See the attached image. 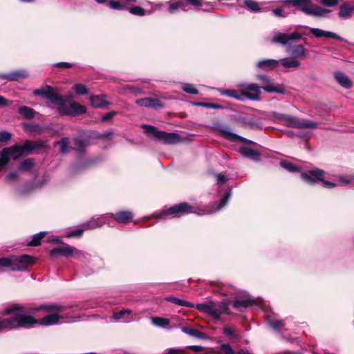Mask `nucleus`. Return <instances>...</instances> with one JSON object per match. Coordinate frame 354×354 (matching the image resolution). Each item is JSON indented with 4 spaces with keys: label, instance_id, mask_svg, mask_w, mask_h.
I'll return each mask as SVG.
<instances>
[{
    "label": "nucleus",
    "instance_id": "obj_26",
    "mask_svg": "<svg viewBox=\"0 0 354 354\" xmlns=\"http://www.w3.org/2000/svg\"><path fill=\"white\" fill-rule=\"evenodd\" d=\"M279 63V60L268 59L259 61L257 63V66L263 70H272L276 68Z\"/></svg>",
    "mask_w": 354,
    "mask_h": 354
},
{
    "label": "nucleus",
    "instance_id": "obj_31",
    "mask_svg": "<svg viewBox=\"0 0 354 354\" xmlns=\"http://www.w3.org/2000/svg\"><path fill=\"white\" fill-rule=\"evenodd\" d=\"M221 95H226L230 97L238 100L239 101H243V95L241 93V88L240 90H234V89H227L221 91Z\"/></svg>",
    "mask_w": 354,
    "mask_h": 354
},
{
    "label": "nucleus",
    "instance_id": "obj_39",
    "mask_svg": "<svg viewBox=\"0 0 354 354\" xmlns=\"http://www.w3.org/2000/svg\"><path fill=\"white\" fill-rule=\"evenodd\" d=\"M46 232H40L39 233H37L35 234L32 240L28 243L30 245H39L41 244V240L45 236Z\"/></svg>",
    "mask_w": 354,
    "mask_h": 354
},
{
    "label": "nucleus",
    "instance_id": "obj_55",
    "mask_svg": "<svg viewBox=\"0 0 354 354\" xmlns=\"http://www.w3.org/2000/svg\"><path fill=\"white\" fill-rule=\"evenodd\" d=\"M273 14L276 17H286L287 14L284 12V10L282 8H277L272 10Z\"/></svg>",
    "mask_w": 354,
    "mask_h": 354
},
{
    "label": "nucleus",
    "instance_id": "obj_7",
    "mask_svg": "<svg viewBox=\"0 0 354 354\" xmlns=\"http://www.w3.org/2000/svg\"><path fill=\"white\" fill-rule=\"evenodd\" d=\"M50 254L52 257L55 255H61L66 257H73L80 261H84L87 259V254L83 251L68 244H63L60 247L53 248L50 250Z\"/></svg>",
    "mask_w": 354,
    "mask_h": 354
},
{
    "label": "nucleus",
    "instance_id": "obj_11",
    "mask_svg": "<svg viewBox=\"0 0 354 354\" xmlns=\"http://www.w3.org/2000/svg\"><path fill=\"white\" fill-rule=\"evenodd\" d=\"M324 171L320 169H314L308 171V173H302L301 178L310 185H314L317 182H322L324 187L327 188H333L337 185L327 180L324 178Z\"/></svg>",
    "mask_w": 354,
    "mask_h": 354
},
{
    "label": "nucleus",
    "instance_id": "obj_59",
    "mask_svg": "<svg viewBox=\"0 0 354 354\" xmlns=\"http://www.w3.org/2000/svg\"><path fill=\"white\" fill-rule=\"evenodd\" d=\"M223 331H224L225 334H226V335H227L229 336H231V337H235L236 336L234 330L232 328H229V327L224 328H223Z\"/></svg>",
    "mask_w": 354,
    "mask_h": 354
},
{
    "label": "nucleus",
    "instance_id": "obj_41",
    "mask_svg": "<svg viewBox=\"0 0 354 354\" xmlns=\"http://www.w3.org/2000/svg\"><path fill=\"white\" fill-rule=\"evenodd\" d=\"M244 5L250 10L257 12L260 10V8L257 2L253 0H243Z\"/></svg>",
    "mask_w": 354,
    "mask_h": 354
},
{
    "label": "nucleus",
    "instance_id": "obj_52",
    "mask_svg": "<svg viewBox=\"0 0 354 354\" xmlns=\"http://www.w3.org/2000/svg\"><path fill=\"white\" fill-rule=\"evenodd\" d=\"M195 105L199 106H203V107H206V108H212V109H219L221 107L220 105H216V104H211V103H203V102L195 103Z\"/></svg>",
    "mask_w": 354,
    "mask_h": 354
},
{
    "label": "nucleus",
    "instance_id": "obj_22",
    "mask_svg": "<svg viewBox=\"0 0 354 354\" xmlns=\"http://www.w3.org/2000/svg\"><path fill=\"white\" fill-rule=\"evenodd\" d=\"M310 32L317 38L326 37L333 38L339 41H343V38L335 32L323 30L319 28H310Z\"/></svg>",
    "mask_w": 354,
    "mask_h": 354
},
{
    "label": "nucleus",
    "instance_id": "obj_13",
    "mask_svg": "<svg viewBox=\"0 0 354 354\" xmlns=\"http://www.w3.org/2000/svg\"><path fill=\"white\" fill-rule=\"evenodd\" d=\"M33 93L49 100L54 104H59L62 102V97L57 93L53 87L48 85H46L39 89H35Z\"/></svg>",
    "mask_w": 354,
    "mask_h": 354
},
{
    "label": "nucleus",
    "instance_id": "obj_14",
    "mask_svg": "<svg viewBox=\"0 0 354 354\" xmlns=\"http://www.w3.org/2000/svg\"><path fill=\"white\" fill-rule=\"evenodd\" d=\"M33 93L49 100L54 104H59L62 102V97L57 93L53 87L48 85H46L39 89H35Z\"/></svg>",
    "mask_w": 354,
    "mask_h": 354
},
{
    "label": "nucleus",
    "instance_id": "obj_45",
    "mask_svg": "<svg viewBox=\"0 0 354 354\" xmlns=\"http://www.w3.org/2000/svg\"><path fill=\"white\" fill-rule=\"evenodd\" d=\"M280 165L286 169V170L289 171H291V172H293V171H298V169L297 167H296L295 166H294L292 163L290 162H288L286 161H281L280 162Z\"/></svg>",
    "mask_w": 354,
    "mask_h": 354
},
{
    "label": "nucleus",
    "instance_id": "obj_3",
    "mask_svg": "<svg viewBox=\"0 0 354 354\" xmlns=\"http://www.w3.org/2000/svg\"><path fill=\"white\" fill-rule=\"evenodd\" d=\"M65 309V306L56 304H45L38 308L34 309L35 311L44 310L50 313V314L44 316L40 320L37 319V322L32 326L39 324V325L48 326L60 323V321L64 319L62 313Z\"/></svg>",
    "mask_w": 354,
    "mask_h": 354
},
{
    "label": "nucleus",
    "instance_id": "obj_10",
    "mask_svg": "<svg viewBox=\"0 0 354 354\" xmlns=\"http://www.w3.org/2000/svg\"><path fill=\"white\" fill-rule=\"evenodd\" d=\"M56 105L58 106L57 108V112L60 115H69L73 117L83 114L86 111V106L75 102L67 104L66 100H65L63 97L62 102Z\"/></svg>",
    "mask_w": 354,
    "mask_h": 354
},
{
    "label": "nucleus",
    "instance_id": "obj_15",
    "mask_svg": "<svg viewBox=\"0 0 354 354\" xmlns=\"http://www.w3.org/2000/svg\"><path fill=\"white\" fill-rule=\"evenodd\" d=\"M109 218H114L118 223H127L132 220L133 214L129 211H121L116 214H106L97 217L98 222H102L104 224L107 223L111 226V223L107 221Z\"/></svg>",
    "mask_w": 354,
    "mask_h": 354
},
{
    "label": "nucleus",
    "instance_id": "obj_17",
    "mask_svg": "<svg viewBox=\"0 0 354 354\" xmlns=\"http://www.w3.org/2000/svg\"><path fill=\"white\" fill-rule=\"evenodd\" d=\"M239 87L241 88V93L243 97V100L245 98L251 100H259L260 95L261 93V87H259L257 84H240Z\"/></svg>",
    "mask_w": 354,
    "mask_h": 354
},
{
    "label": "nucleus",
    "instance_id": "obj_34",
    "mask_svg": "<svg viewBox=\"0 0 354 354\" xmlns=\"http://www.w3.org/2000/svg\"><path fill=\"white\" fill-rule=\"evenodd\" d=\"M254 304V300L252 299H239L234 301V307L236 308L240 307H248Z\"/></svg>",
    "mask_w": 354,
    "mask_h": 354
},
{
    "label": "nucleus",
    "instance_id": "obj_33",
    "mask_svg": "<svg viewBox=\"0 0 354 354\" xmlns=\"http://www.w3.org/2000/svg\"><path fill=\"white\" fill-rule=\"evenodd\" d=\"M151 320L153 325L163 328H167V326L170 323V320L169 319L160 317H153L151 318Z\"/></svg>",
    "mask_w": 354,
    "mask_h": 354
},
{
    "label": "nucleus",
    "instance_id": "obj_43",
    "mask_svg": "<svg viewBox=\"0 0 354 354\" xmlns=\"http://www.w3.org/2000/svg\"><path fill=\"white\" fill-rule=\"evenodd\" d=\"M339 180L340 183V185H346L349 183L354 182V174L347 176H341L339 177Z\"/></svg>",
    "mask_w": 354,
    "mask_h": 354
},
{
    "label": "nucleus",
    "instance_id": "obj_48",
    "mask_svg": "<svg viewBox=\"0 0 354 354\" xmlns=\"http://www.w3.org/2000/svg\"><path fill=\"white\" fill-rule=\"evenodd\" d=\"M132 311L131 310H122L118 313H115L113 314V317L115 320H119L122 319L126 314L131 315Z\"/></svg>",
    "mask_w": 354,
    "mask_h": 354
},
{
    "label": "nucleus",
    "instance_id": "obj_6",
    "mask_svg": "<svg viewBox=\"0 0 354 354\" xmlns=\"http://www.w3.org/2000/svg\"><path fill=\"white\" fill-rule=\"evenodd\" d=\"M142 127L148 134L154 136L156 138L162 141L165 144L171 145L180 141V137L175 133H167L163 131H159L154 126L143 124Z\"/></svg>",
    "mask_w": 354,
    "mask_h": 354
},
{
    "label": "nucleus",
    "instance_id": "obj_42",
    "mask_svg": "<svg viewBox=\"0 0 354 354\" xmlns=\"http://www.w3.org/2000/svg\"><path fill=\"white\" fill-rule=\"evenodd\" d=\"M11 267V257H0V272H3L6 268Z\"/></svg>",
    "mask_w": 354,
    "mask_h": 354
},
{
    "label": "nucleus",
    "instance_id": "obj_47",
    "mask_svg": "<svg viewBox=\"0 0 354 354\" xmlns=\"http://www.w3.org/2000/svg\"><path fill=\"white\" fill-rule=\"evenodd\" d=\"M129 12L133 15L138 16H143L145 15V10L140 6H136L130 8Z\"/></svg>",
    "mask_w": 354,
    "mask_h": 354
},
{
    "label": "nucleus",
    "instance_id": "obj_12",
    "mask_svg": "<svg viewBox=\"0 0 354 354\" xmlns=\"http://www.w3.org/2000/svg\"><path fill=\"white\" fill-rule=\"evenodd\" d=\"M24 154L22 147L19 145L4 148L0 153V167L6 165L10 158L16 160Z\"/></svg>",
    "mask_w": 354,
    "mask_h": 354
},
{
    "label": "nucleus",
    "instance_id": "obj_64",
    "mask_svg": "<svg viewBox=\"0 0 354 354\" xmlns=\"http://www.w3.org/2000/svg\"><path fill=\"white\" fill-rule=\"evenodd\" d=\"M8 104V100H6L4 97L0 95V106H5Z\"/></svg>",
    "mask_w": 354,
    "mask_h": 354
},
{
    "label": "nucleus",
    "instance_id": "obj_5",
    "mask_svg": "<svg viewBox=\"0 0 354 354\" xmlns=\"http://www.w3.org/2000/svg\"><path fill=\"white\" fill-rule=\"evenodd\" d=\"M280 119L288 127L296 129H315L317 123L308 119L299 118L295 116L282 114Z\"/></svg>",
    "mask_w": 354,
    "mask_h": 354
},
{
    "label": "nucleus",
    "instance_id": "obj_24",
    "mask_svg": "<svg viewBox=\"0 0 354 354\" xmlns=\"http://www.w3.org/2000/svg\"><path fill=\"white\" fill-rule=\"evenodd\" d=\"M44 145V142L41 140H37L35 142H31L29 140H26L24 145L21 146L23 151H24V154H30L35 150L41 147Z\"/></svg>",
    "mask_w": 354,
    "mask_h": 354
},
{
    "label": "nucleus",
    "instance_id": "obj_57",
    "mask_svg": "<svg viewBox=\"0 0 354 354\" xmlns=\"http://www.w3.org/2000/svg\"><path fill=\"white\" fill-rule=\"evenodd\" d=\"M188 4L192 5L195 7L202 6V1L201 0H185Z\"/></svg>",
    "mask_w": 354,
    "mask_h": 354
},
{
    "label": "nucleus",
    "instance_id": "obj_25",
    "mask_svg": "<svg viewBox=\"0 0 354 354\" xmlns=\"http://www.w3.org/2000/svg\"><path fill=\"white\" fill-rule=\"evenodd\" d=\"M239 152L244 157L251 159L252 160H258L260 156V153L254 149H252L247 147H241L239 149Z\"/></svg>",
    "mask_w": 354,
    "mask_h": 354
},
{
    "label": "nucleus",
    "instance_id": "obj_62",
    "mask_svg": "<svg viewBox=\"0 0 354 354\" xmlns=\"http://www.w3.org/2000/svg\"><path fill=\"white\" fill-rule=\"evenodd\" d=\"M188 348L192 349L194 352H199L204 350V348L201 346H189Z\"/></svg>",
    "mask_w": 354,
    "mask_h": 354
},
{
    "label": "nucleus",
    "instance_id": "obj_16",
    "mask_svg": "<svg viewBox=\"0 0 354 354\" xmlns=\"http://www.w3.org/2000/svg\"><path fill=\"white\" fill-rule=\"evenodd\" d=\"M34 263V259L30 255L11 257V267L12 271H24Z\"/></svg>",
    "mask_w": 354,
    "mask_h": 354
},
{
    "label": "nucleus",
    "instance_id": "obj_30",
    "mask_svg": "<svg viewBox=\"0 0 354 354\" xmlns=\"http://www.w3.org/2000/svg\"><path fill=\"white\" fill-rule=\"evenodd\" d=\"M182 331L184 333H186L192 337H196L198 339H207V336L205 333H201L199 330H198L195 328H193L192 327H187V326L183 327Z\"/></svg>",
    "mask_w": 354,
    "mask_h": 354
},
{
    "label": "nucleus",
    "instance_id": "obj_58",
    "mask_svg": "<svg viewBox=\"0 0 354 354\" xmlns=\"http://www.w3.org/2000/svg\"><path fill=\"white\" fill-rule=\"evenodd\" d=\"M218 183H225L227 181V178L222 174L215 175Z\"/></svg>",
    "mask_w": 354,
    "mask_h": 354
},
{
    "label": "nucleus",
    "instance_id": "obj_19",
    "mask_svg": "<svg viewBox=\"0 0 354 354\" xmlns=\"http://www.w3.org/2000/svg\"><path fill=\"white\" fill-rule=\"evenodd\" d=\"M104 225L102 222H98L97 218H92L90 221L86 223L84 226V229H78L68 232L66 237L71 238L74 236L80 237L82 235L84 230H92L97 227H100Z\"/></svg>",
    "mask_w": 354,
    "mask_h": 354
},
{
    "label": "nucleus",
    "instance_id": "obj_29",
    "mask_svg": "<svg viewBox=\"0 0 354 354\" xmlns=\"http://www.w3.org/2000/svg\"><path fill=\"white\" fill-rule=\"evenodd\" d=\"M279 62L284 68H299L301 65V63L299 60H297L294 57H286L279 60Z\"/></svg>",
    "mask_w": 354,
    "mask_h": 354
},
{
    "label": "nucleus",
    "instance_id": "obj_56",
    "mask_svg": "<svg viewBox=\"0 0 354 354\" xmlns=\"http://www.w3.org/2000/svg\"><path fill=\"white\" fill-rule=\"evenodd\" d=\"M18 178V174L16 171H10L6 176V180L11 182L17 180Z\"/></svg>",
    "mask_w": 354,
    "mask_h": 354
},
{
    "label": "nucleus",
    "instance_id": "obj_61",
    "mask_svg": "<svg viewBox=\"0 0 354 354\" xmlns=\"http://www.w3.org/2000/svg\"><path fill=\"white\" fill-rule=\"evenodd\" d=\"M221 348L227 353V354H234V351L231 346L228 344H223Z\"/></svg>",
    "mask_w": 354,
    "mask_h": 354
},
{
    "label": "nucleus",
    "instance_id": "obj_51",
    "mask_svg": "<svg viewBox=\"0 0 354 354\" xmlns=\"http://www.w3.org/2000/svg\"><path fill=\"white\" fill-rule=\"evenodd\" d=\"M28 129L29 131L37 134H40L42 132L41 127L38 124L30 126L28 127Z\"/></svg>",
    "mask_w": 354,
    "mask_h": 354
},
{
    "label": "nucleus",
    "instance_id": "obj_50",
    "mask_svg": "<svg viewBox=\"0 0 354 354\" xmlns=\"http://www.w3.org/2000/svg\"><path fill=\"white\" fill-rule=\"evenodd\" d=\"M230 193H227L223 197V198L221 200V202L219 203L218 209L223 208V207H225L226 205V204L227 203V202L230 200Z\"/></svg>",
    "mask_w": 354,
    "mask_h": 354
},
{
    "label": "nucleus",
    "instance_id": "obj_28",
    "mask_svg": "<svg viewBox=\"0 0 354 354\" xmlns=\"http://www.w3.org/2000/svg\"><path fill=\"white\" fill-rule=\"evenodd\" d=\"M28 76L25 71H15L6 75H0V77L11 81H17Z\"/></svg>",
    "mask_w": 354,
    "mask_h": 354
},
{
    "label": "nucleus",
    "instance_id": "obj_35",
    "mask_svg": "<svg viewBox=\"0 0 354 354\" xmlns=\"http://www.w3.org/2000/svg\"><path fill=\"white\" fill-rule=\"evenodd\" d=\"M165 299L168 301H170L176 305L180 306H187V307H194V305L189 301H187L185 300H183L178 298H176L174 297H167L165 298Z\"/></svg>",
    "mask_w": 354,
    "mask_h": 354
},
{
    "label": "nucleus",
    "instance_id": "obj_20",
    "mask_svg": "<svg viewBox=\"0 0 354 354\" xmlns=\"http://www.w3.org/2000/svg\"><path fill=\"white\" fill-rule=\"evenodd\" d=\"M136 103L140 106L153 108L155 109H160L163 106L159 100L151 97L138 99L136 101Z\"/></svg>",
    "mask_w": 354,
    "mask_h": 354
},
{
    "label": "nucleus",
    "instance_id": "obj_40",
    "mask_svg": "<svg viewBox=\"0 0 354 354\" xmlns=\"http://www.w3.org/2000/svg\"><path fill=\"white\" fill-rule=\"evenodd\" d=\"M88 143L85 140L81 138H75V149L82 152L87 147Z\"/></svg>",
    "mask_w": 354,
    "mask_h": 354
},
{
    "label": "nucleus",
    "instance_id": "obj_63",
    "mask_svg": "<svg viewBox=\"0 0 354 354\" xmlns=\"http://www.w3.org/2000/svg\"><path fill=\"white\" fill-rule=\"evenodd\" d=\"M114 114L115 113L113 112L107 113L104 116H102V120L107 121V120H110L113 116Z\"/></svg>",
    "mask_w": 354,
    "mask_h": 354
},
{
    "label": "nucleus",
    "instance_id": "obj_8",
    "mask_svg": "<svg viewBox=\"0 0 354 354\" xmlns=\"http://www.w3.org/2000/svg\"><path fill=\"white\" fill-rule=\"evenodd\" d=\"M193 212V207L187 203H180L156 215L157 218L180 217Z\"/></svg>",
    "mask_w": 354,
    "mask_h": 354
},
{
    "label": "nucleus",
    "instance_id": "obj_54",
    "mask_svg": "<svg viewBox=\"0 0 354 354\" xmlns=\"http://www.w3.org/2000/svg\"><path fill=\"white\" fill-rule=\"evenodd\" d=\"M320 3L326 6H336L339 0H319Z\"/></svg>",
    "mask_w": 354,
    "mask_h": 354
},
{
    "label": "nucleus",
    "instance_id": "obj_60",
    "mask_svg": "<svg viewBox=\"0 0 354 354\" xmlns=\"http://www.w3.org/2000/svg\"><path fill=\"white\" fill-rule=\"evenodd\" d=\"M167 354H183V350L177 348H169L165 351Z\"/></svg>",
    "mask_w": 354,
    "mask_h": 354
},
{
    "label": "nucleus",
    "instance_id": "obj_23",
    "mask_svg": "<svg viewBox=\"0 0 354 354\" xmlns=\"http://www.w3.org/2000/svg\"><path fill=\"white\" fill-rule=\"evenodd\" d=\"M334 77L335 80L341 86L345 88H350L353 86L352 81L350 80L348 76L344 73L341 71L335 72L334 73Z\"/></svg>",
    "mask_w": 354,
    "mask_h": 354
},
{
    "label": "nucleus",
    "instance_id": "obj_36",
    "mask_svg": "<svg viewBox=\"0 0 354 354\" xmlns=\"http://www.w3.org/2000/svg\"><path fill=\"white\" fill-rule=\"evenodd\" d=\"M19 113L25 118L31 119L35 116V111L32 109L23 106L19 109Z\"/></svg>",
    "mask_w": 354,
    "mask_h": 354
},
{
    "label": "nucleus",
    "instance_id": "obj_1",
    "mask_svg": "<svg viewBox=\"0 0 354 354\" xmlns=\"http://www.w3.org/2000/svg\"><path fill=\"white\" fill-rule=\"evenodd\" d=\"M3 314H12V316L0 318V333L16 328H29L37 322V319L30 315L22 306H15L9 308Z\"/></svg>",
    "mask_w": 354,
    "mask_h": 354
},
{
    "label": "nucleus",
    "instance_id": "obj_44",
    "mask_svg": "<svg viewBox=\"0 0 354 354\" xmlns=\"http://www.w3.org/2000/svg\"><path fill=\"white\" fill-rule=\"evenodd\" d=\"M74 90L78 95H85L88 93L86 86L82 84H77L74 86Z\"/></svg>",
    "mask_w": 354,
    "mask_h": 354
},
{
    "label": "nucleus",
    "instance_id": "obj_27",
    "mask_svg": "<svg viewBox=\"0 0 354 354\" xmlns=\"http://www.w3.org/2000/svg\"><path fill=\"white\" fill-rule=\"evenodd\" d=\"M91 105L95 108L105 109L109 102L105 100V95H96L91 97Z\"/></svg>",
    "mask_w": 354,
    "mask_h": 354
},
{
    "label": "nucleus",
    "instance_id": "obj_21",
    "mask_svg": "<svg viewBox=\"0 0 354 354\" xmlns=\"http://www.w3.org/2000/svg\"><path fill=\"white\" fill-rule=\"evenodd\" d=\"M222 136L230 141L236 142L240 141L243 143H252V142L250 140H248L241 136H239L233 132H232L227 128H223L220 130Z\"/></svg>",
    "mask_w": 354,
    "mask_h": 354
},
{
    "label": "nucleus",
    "instance_id": "obj_49",
    "mask_svg": "<svg viewBox=\"0 0 354 354\" xmlns=\"http://www.w3.org/2000/svg\"><path fill=\"white\" fill-rule=\"evenodd\" d=\"M12 138L10 133L6 131H0V142H6L9 141Z\"/></svg>",
    "mask_w": 354,
    "mask_h": 354
},
{
    "label": "nucleus",
    "instance_id": "obj_53",
    "mask_svg": "<svg viewBox=\"0 0 354 354\" xmlns=\"http://www.w3.org/2000/svg\"><path fill=\"white\" fill-rule=\"evenodd\" d=\"M269 324L274 329H280L283 327V323L282 321H269Z\"/></svg>",
    "mask_w": 354,
    "mask_h": 354
},
{
    "label": "nucleus",
    "instance_id": "obj_37",
    "mask_svg": "<svg viewBox=\"0 0 354 354\" xmlns=\"http://www.w3.org/2000/svg\"><path fill=\"white\" fill-rule=\"evenodd\" d=\"M57 145H60L61 153L65 154L68 151L69 138H64L62 139V140L55 142V146Z\"/></svg>",
    "mask_w": 354,
    "mask_h": 354
},
{
    "label": "nucleus",
    "instance_id": "obj_32",
    "mask_svg": "<svg viewBox=\"0 0 354 354\" xmlns=\"http://www.w3.org/2000/svg\"><path fill=\"white\" fill-rule=\"evenodd\" d=\"M34 165L35 162L32 159L27 158L19 162L18 169L23 172L29 171L32 169Z\"/></svg>",
    "mask_w": 354,
    "mask_h": 354
},
{
    "label": "nucleus",
    "instance_id": "obj_9",
    "mask_svg": "<svg viewBox=\"0 0 354 354\" xmlns=\"http://www.w3.org/2000/svg\"><path fill=\"white\" fill-rule=\"evenodd\" d=\"M196 309L212 316L214 319H218L223 312L227 310L226 303L208 302L205 304H198Z\"/></svg>",
    "mask_w": 354,
    "mask_h": 354
},
{
    "label": "nucleus",
    "instance_id": "obj_4",
    "mask_svg": "<svg viewBox=\"0 0 354 354\" xmlns=\"http://www.w3.org/2000/svg\"><path fill=\"white\" fill-rule=\"evenodd\" d=\"M283 3H291L308 15L324 17L330 12L326 8L313 4L310 0H286Z\"/></svg>",
    "mask_w": 354,
    "mask_h": 354
},
{
    "label": "nucleus",
    "instance_id": "obj_18",
    "mask_svg": "<svg viewBox=\"0 0 354 354\" xmlns=\"http://www.w3.org/2000/svg\"><path fill=\"white\" fill-rule=\"evenodd\" d=\"M258 79L263 84L262 88L267 93H277L283 94L285 88L281 85H275L265 75H259Z\"/></svg>",
    "mask_w": 354,
    "mask_h": 354
},
{
    "label": "nucleus",
    "instance_id": "obj_46",
    "mask_svg": "<svg viewBox=\"0 0 354 354\" xmlns=\"http://www.w3.org/2000/svg\"><path fill=\"white\" fill-rule=\"evenodd\" d=\"M183 90L187 93L194 95L197 94L198 92V90L194 87V86L191 84H185L183 86Z\"/></svg>",
    "mask_w": 354,
    "mask_h": 354
},
{
    "label": "nucleus",
    "instance_id": "obj_2",
    "mask_svg": "<svg viewBox=\"0 0 354 354\" xmlns=\"http://www.w3.org/2000/svg\"><path fill=\"white\" fill-rule=\"evenodd\" d=\"M302 35L298 32H293L290 34L277 32L272 39L274 44H279L286 48V51L292 55L295 58L307 56V50L301 44L293 45L294 43L299 41Z\"/></svg>",
    "mask_w": 354,
    "mask_h": 354
},
{
    "label": "nucleus",
    "instance_id": "obj_38",
    "mask_svg": "<svg viewBox=\"0 0 354 354\" xmlns=\"http://www.w3.org/2000/svg\"><path fill=\"white\" fill-rule=\"evenodd\" d=\"M167 3L169 5L168 10L170 13H174L179 8L183 9L184 4L179 1H171L167 2Z\"/></svg>",
    "mask_w": 354,
    "mask_h": 354
}]
</instances>
